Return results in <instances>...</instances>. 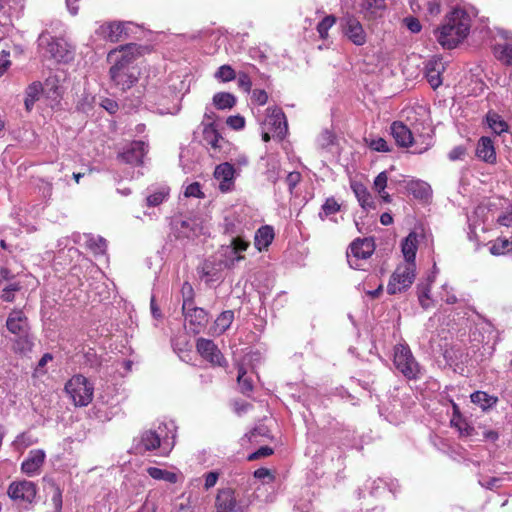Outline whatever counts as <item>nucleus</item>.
I'll return each instance as SVG.
<instances>
[{
    "instance_id": "1",
    "label": "nucleus",
    "mask_w": 512,
    "mask_h": 512,
    "mask_svg": "<svg viewBox=\"0 0 512 512\" xmlns=\"http://www.w3.org/2000/svg\"><path fill=\"white\" fill-rule=\"evenodd\" d=\"M471 18L463 9H454L448 14L441 27L435 31L438 43L445 49H453L469 34Z\"/></svg>"
},
{
    "instance_id": "2",
    "label": "nucleus",
    "mask_w": 512,
    "mask_h": 512,
    "mask_svg": "<svg viewBox=\"0 0 512 512\" xmlns=\"http://www.w3.org/2000/svg\"><path fill=\"white\" fill-rule=\"evenodd\" d=\"M167 429V424H162L158 426L157 430L144 431L139 438L135 440V450L140 454L156 449L169 450L175 436L173 434L171 436L172 441H169L166 433Z\"/></svg>"
},
{
    "instance_id": "3",
    "label": "nucleus",
    "mask_w": 512,
    "mask_h": 512,
    "mask_svg": "<svg viewBox=\"0 0 512 512\" xmlns=\"http://www.w3.org/2000/svg\"><path fill=\"white\" fill-rule=\"evenodd\" d=\"M142 55V47L135 43L121 45L112 49L107 55L110 69L138 68L135 61Z\"/></svg>"
},
{
    "instance_id": "4",
    "label": "nucleus",
    "mask_w": 512,
    "mask_h": 512,
    "mask_svg": "<svg viewBox=\"0 0 512 512\" xmlns=\"http://www.w3.org/2000/svg\"><path fill=\"white\" fill-rule=\"evenodd\" d=\"M65 391L75 406H87L93 399L94 386L83 375H74L65 385Z\"/></svg>"
},
{
    "instance_id": "5",
    "label": "nucleus",
    "mask_w": 512,
    "mask_h": 512,
    "mask_svg": "<svg viewBox=\"0 0 512 512\" xmlns=\"http://www.w3.org/2000/svg\"><path fill=\"white\" fill-rule=\"evenodd\" d=\"M391 134L396 143L401 147H413V153L422 154L432 145L430 136L422 137L424 145H418V140L413 136L410 129L402 122H393L391 125Z\"/></svg>"
},
{
    "instance_id": "6",
    "label": "nucleus",
    "mask_w": 512,
    "mask_h": 512,
    "mask_svg": "<svg viewBox=\"0 0 512 512\" xmlns=\"http://www.w3.org/2000/svg\"><path fill=\"white\" fill-rule=\"evenodd\" d=\"M38 45L58 62H69L73 59V51L68 43L63 39L53 38L46 31L39 35Z\"/></svg>"
},
{
    "instance_id": "7",
    "label": "nucleus",
    "mask_w": 512,
    "mask_h": 512,
    "mask_svg": "<svg viewBox=\"0 0 512 512\" xmlns=\"http://www.w3.org/2000/svg\"><path fill=\"white\" fill-rule=\"evenodd\" d=\"M415 276V263H403L398 265L390 277L389 283L387 285V292L393 295L408 289L413 283Z\"/></svg>"
},
{
    "instance_id": "8",
    "label": "nucleus",
    "mask_w": 512,
    "mask_h": 512,
    "mask_svg": "<svg viewBox=\"0 0 512 512\" xmlns=\"http://www.w3.org/2000/svg\"><path fill=\"white\" fill-rule=\"evenodd\" d=\"M393 362L396 369L407 379L411 380L418 377L420 368L409 347L403 345L396 346Z\"/></svg>"
},
{
    "instance_id": "9",
    "label": "nucleus",
    "mask_w": 512,
    "mask_h": 512,
    "mask_svg": "<svg viewBox=\"0 0 512 512\" xmlns=\"http://www.w3.org/2000/svg\"><path fill=\"white\" fill-rule=\"evenodd\" d=\"M375 244L372 238H357L349 246L347 261L351 268L362 269L361 261L367 260L373 254Z\"/></svg>"
},
{
    "instance_id": "10",
    "label": "nucleus",
    "mask_w": 512,
    "mask_h": 512,
    "mask_svg": "<svg viewBox=\"0 0 512 512\" xmlns=\"http://www.w3.org/2000/svg\"><path fill=\"white\" fill-rule=\"evenodd\" d=\"M343 35L354 45L363 46L367 42V34L360 21L353 15H345L340 20Z\"/></svg>"
},
{
    "instance_id": "11",
    "label": "nucleus",
    "mask_w": 512,
    "mask_h": 512,
    "mask_svg": "<svg viewBox=\"0 0 512 512\" xmlns=\"http://www.w3.org/2000/svg\"><path fill=\"white\" fill-rule=\"evenodd\" d=\"M216 512L243 511L248 504L238 499L232 488L219 489L215 497Z\"/></svg>"
},
{
    "instance_id": "12",
    "label": "nucleus",
    "mask_w": 512,
    "mask_h": 512,
    "mask_svg": "<svg viewBox=\"0 0 512 512\" xmlns=\"http://www.w3.org/2000/svg\"><path fill=\"white\" fill-rule=\"evenodd\" d=\"M109 77L113 87L125 92L132 88L139 80V68L109 69Z\"/></svg>"
},
{
    "instance_id": "13",
    "label": "nucleus",
    "mask_w": 512,
    "mask_h": 512,
    "mask_svg": "<svg viewBox=\"0 0 512 512\" xmlns=\"http://www.w3.org/2000/svg\"><path fill=\"white\" fill-rule=\"evenodd\" d=\"M7 494L14 501L31 504L36 498L37 486L28 480L14 481L8 486Z\"/></svg>"
},
{
    "instance_id": "14",
    "label": "nucleus",
    "mask_w": 512,
    "mask_h": 512,
    "mask_svg": "<svg viewBox=\"0 0 512 512\" xmlns=\"http://www.w3.org/2000/svg\"><path fill=\"white\" fill-rule=\"evenodd\" d=\"M132 22H108L102 24L96 34L104 40L115 43L128 36Z\"/></svg>"
},
{
    "instance_id": "15",
    "label": "nucleus",
    "mask_w": 512,
    "mask_h": 512,
    "mask_svg": "<svg viewBox=\"0 0 512 512\" xmlns=\"http://www.w3.org/2000/svg\"><path fill=\"white\" fill-rule=\"evenodd\" d=\"M203 142L212 157L220 158L226 140L217 131L214 123L210 122L203 127Z\"/></svg>"
},
{
    "instance_id": "16",
    "label": "nucleus",
    "mask_w": 512,
    "mask_h": 512,
    "mask_svg": "<svg viewBox=\"0 0 512 512\" xmlns=\"http://www.w3.org/2000/svg\"><path fill=\"white\" fill-rule=\"evenodd\" d=\"M185 322L193 334H199L208 324V313L199 307L191 306L183 311Z\"/></svg>"
},
{
    "instance_id": "17",
    "label": "nucleus",
    "mask_w": 512,
    "mask_h": 512,
    "mask_svg": "<svg viewBox=\"0 0 512 512\" xmlns=\"http://www.w3.org/2000/svg\"><path fill=\"white\" fill-rule=\"evenodd\" d=\"M196 349L205 360L214 365L222 366L225 363L221 351L212 340L199 338L196 342Z\"/></svg>"
},
{
    "instance_id": "18",
    "label": "nucleus",
    "mask_w": 512,
    "mask_h": 512,
    "mask_svg": "<svg viewBox=\"0 0 512 512\" xmlns=\"http://www.w3.org/2000/svg\"><path fill=\"white\" fill-rule=\"evenodd\" d=\"M148 148V143L143 140L133 141L120 154V157L128 164L140 165L143 163V158L148 152Z\"/></svg>"
},
{
    "instance_id": "19",
    "label": "nucleus",
    "mask_w": 512,
    "mask_h": 512,
    "mask_svg": "<svg viewBox=\"0 0 512 512\" xmlns=\"http://www.w3.org/2000/svg\"><path fill=\"white\" fill-rule=\"evenodd\" d=\"M46 454L42 449L29 451L27 458L21 464V471L29 477L38 475L44 464Z\"/></svg>"
},
{
    "instance_id": "20",
    "label": "nucleus",
    "mask_w": 512,
    "mask_h": 512,
    "mask_svg": "<svg viewBox=\"0 0 512 512\" xmlns=\"http://www.w3.org/2000/svg\"><path fill=\"white\" fill-rule=\"evenodd\" d=\"M6 327L15 336L26 335L30 331L28 319L22 310H13L9 313Z\"/></svg>"
},
{
    "instance_id": "21",
    "label": "nucleus",
    "mask_w": 512,
    "mask_h": 512,
    "mask_svg": "<svg viewBox=\"0 0 512 512\" xmlns=\"http://www.w3.org/2000/svg\"><path fill=\"white\" fill-rule=\"evenodd\" d=\"M445 70L444 63L440 57H432L425 64V76L433 89L442 84V73Z\"/></svg>"
},
{
    "instance_id": "22",
    "label": "nucleus",
    "mask_w": 512,
    "mask_h": 512,
    "mask_svg": "<svg viewBox=\"0 0 512 512\" xmlns=\"http://www.w3.org/2000/svg\"><path fill=\"white\" fill-rule=\"evenodd\" d=\"M235 169L232 164L225 162L219 164L214 171V177L219 181V189L222 192H227L234 184Z\"/></svg>"
},
{
    "instance_id": "23",
    "label": "nucleus",
    "mask_w": 512,
    "mask_h": 512,
    "mask_svg": "<svg viewBox=\"0 0 512 512\" xmlns=\"http://www.w3.org/2000/svg\"><path fill=\"white\" fill-rule=\"evenodd\" d=\"M476 156L487 163H494L496 161V151L490 137L483 136L478 140Z\"/></svg>"
},
{
    "instance_id": "24",
    "label": "nucleus",
    "mask_w": 512,
    "mask_h": 512,
    "mask_svg": "<svg viewBox=\"0 0 512 512\" xmlns=\"http://www.w3.org/2000/svg\"><path fill=\"white\" fill-rule=\"evenodd\" d=\"M359 7L366 18L374 19L382 16L387 5L385 0H360Z\"/></svg>"
},
{
    "instance_id": "25",
    "label": "nucleus",
    "mask_w": 512,
    "mask_h": 512,
    "mask_svg": "<svg viewBox=\"0 0 512 512\" xmlns=\"http://www.w3.org/2000/svg\"><path fill=\"white\" fill-rule=\"evenodd\" d=\"M417 248L418 236L415 232H410L401 244V250L406 261L405 263H415Z\"/></svg>"
},
{
    "instance_id": "26",
    "label": "nucleus",
    "mask_w": 512,
    "mask_h": 512,
    "mask_svg": "<svg viewBox=\"0 0 512 512\" xmlns=\"http://www.w3.org/2000/svg\"><path fill=\"white\" fill-rule=\"evenodd\" d=\"M351 189L353 190L360 206L363 209L368 210L375 208L371 194L362 183L353 182L351 184Z\"/></svg>"
},
{
    "instance_id": "27",
    "label": "nucleus",
    "mask_w": 512,
    "mask_h": 512,
    "mask_svg": "<svg viewBox=\"0 0 512 512\" xmlns=\"http://www.w3.org/2000/svg\"><path fill=\"white\" fill-rule=\"evenodd\" d=\"M274 239V230L271 226L260 227L254 238V244L259 251L266 249Z\"/></svg>"
},
{
    "instance_id": "28",
    "label": "nucleus",
    "mask_w": 512,
    "mask_h": 512,
    "mask_svg": "<svg viewBox=\"0 0 512 512\" xmlns=\"http://www.w3.org/2000/svg\"><path fill=\"white\" fill-rule=\"evenodd\" d=\"M234 312L232 310L223 311L215 320L212 327V333L216 335L223 334L232 324Z\"/></svg>"
},
{
    "instance_id": "29",
    "label": "nucleus",
    "mask_w": 512,
    "mask_h": 512,
    "mask_svg": "<svg viewBox=\"0 0 512 512\" xmlns=\"http://www.w3.org/2000/svg\"><path fill=\"white\" fill-rule=\"evenodd\" d=\"M177 238H192L197 235L196 224L192 220H181L174 223Z\"/></svg>"
},
{
    "instance_id": "30",
    "label": "nucleus",
    "mask_w": 512,
    "mask_h": 512,
    "mask_svg": "<svg viewBox=\"0 0 512 512\" xmlns=\"http://www.w3.org/2000/svg\"><path fill=\"white\" fill-rule=\"evenodd\" d=\"M471 402L478 405L482 410H487L495 406L498 402L496 396L489 395L484 391H476L470 396Z\"/></svg>"
},
{
    "instance_id": "31",
    "label": "nucleus",
    "mask_w": 512,
    "mask_h": 512,
    "mask_svg": "<svg viewBox=\"0 0 512 512\" xmlns=\"http://www.w3.org/2000/svg\"><path fill=\"white\" fill-rule=\"evenodd\" d=\"M434 279H435V276H429L427 283L419 284L417 286L419 304L424 309H428L432 305V301L430 299V290H431V284L434 282Z\"/></svg>"
},
{
    "instance_id": "32",
    "label": "nucleus",
    "mask_w": 512,
    "mask_h": 512,
    "mask_svg": "<svg viewBox=\"0 0 512 512\" xmlns=\"http://www.w3.org/2000/svg\"><path fill=\"white\" fill-rule=\"evenodd\" d=\"M486 121L488 126L492 129L494 133L497 135L506 132L508 129V124L504 121V119L496 112L489 111L486 115Z\"/></svg>"
},
{
    "instance_id": "33",
    "label": "nucleus",
    "mask_w": 512,
    "mask_h": 512,
    "mask_svg": "<svg viewBox=\"0 0 512 512\" xmlns=\"http://www.w3.org/2000/svg\"><path fill=\"white\" fill-rule=\"evenodd\" d=\"M213 104L219 110L231 109L236 104V97L228 92H219L213 96Z\"/></svg>"
},
{
    "instance_id": "34",
    "label": "nucleus",
    "mask_w": 512,
    "mask_h": 512,
    "mask_svg": "<svg viewBox=\"0 0 512 512\" xmlns=\"http://www.w3.org/2000/svg\"><path fill=\"white\" fill-rule=\"evenodd\" d=\"M270 123L276 126V134L278 137L282 138L287 132V123L285 120V115L281 111V109L275 108L270 116Z\"/></svg>"
},
{
    "instance_id": "35",
    "label": "nucleus",
    "mask_w": 512,
    "mask_h": 512,
    "mask_svg": "<svg viewBox=\"0 0 512 512\" xmlns=\"http://www.w3.org/2000/svg\"><path fill=\"white\" fill-rule=\"evenodd\" d=\"M147 473L150 477L156 480H164L169 483H176L178 480L177 475L174 472L163 470L157 467H149Z\"/></svg>"
},
{
    "instance_id": "36",
    "label": "nucleus",
    "mask_w": 512,
    "mask_h": 512,
    "mask_svg": "<svg viewBox=\"0 0 512 512\" xmlns=\"http://www.w3.org/2000/svg\"><path fill=\"white\" fill-rule=\"evenodd\" d=\"M41 91L42 87L40 83H33L28 86L24 101L27 111H30L32 109L34 103L38 100Z\"/></svg>"
},
{
    "instance_id": "37",
    "label": "nucleus",
    "mask_w": 512,
    "mask_h": 512,
    "mask_svg": "<svg viewBox=\"0 0 512 512\" xmlns=\"http://www.w3.org/2000/svg\"><path fill=\"white\" fill-rule=\"evenodd\" d=\"M169 195V188L167 187H161L154 192L150 193L146 197V205L148 207H156L163 203V201L168 197Z\"/></svg>"
},
{
    "instance_id": "38",
    "label": "nucleus",
    "mask_w": 512,
    "mask_h": 512,
    "mask_svg": "<svg viewBox=\"0 0 512 512\" xmlns=\"http://www.w3.org/2000/svg\"><path fill=\"white\" fill-rule=\"evenodd\" d=\"M409 189L416 198L426 199L431 194V187L424 181H412Z\"/></svg>"
},
{
    "instance_id": "39",
    "label": "nucleus",
    "mask_w": 512,
    "mask_h": 512,
    "mask_svg": "<svg viewBox=\"0 0 512 512\" xmlns=\"http://www.w3.org/2000/svg\"><path fill=\"white\" fill-rule=\"evenodd\" d=\"M496 57L506 65H512V45L498 44L494 47Z\"/></svg>"
},
{
    "instance_id": "40",
    "label": "nucleus",
    "mask_w": 512,
    "mask_h": 512,
    "mask_svg": "<svg viewBox=\"0 0 512 512\" xmlns=\"http://www.w3.org/2000/svg\"><path fill=\"white\" fill-rule=\"evenodd\" d=\"M181 295L183 298L182 310L186 311L194 304V289L188 281L182 284Z\"/></svg>"
},
{
    "instance_id": "41",
    "label": "nucleus",
    "mask_w": 512,
    "mask_h": 512,
    "mask_svg": "<svg viewBox=\"0 0 512 512\" xmlns=\"http://www.w3.org/2000/svg\"><path fill=\"white\" fill-rule=\"evenodd\" d=\"M87 246L95 254H104L107 249V241L101 236H90L87 240Z\"/></svg>"
},
{
    "instance_id": "42",
    "label": "nucleus",
    "mask_w": 512,
    "mask_h": 512,
    "mask_svg": "<svg viewBox=\"0 0 512 512\" xmlns=\"http://www.w3.org/2000/svg\"><path fill=\"white\" fill-rule=\"evenodd\" d=\"M16 337L17 339L14 342L15 351L20 353H26L28 351H31L33 347V341L29 333H27L26 335H18Z\"/></svg>"
},
{
    "instance_id": "43",
    "label": "nucleus",
    "mask_w": 512,
    "mask_h": 512,
    "mask_svg": "<svg viewBox=\"0 0 512 512\" xmlns=\"http://www.w3.org/2000/svg\"><path fill=\"white\" fill-rule=\"evenodd\" d=\"M336 18L333 15L326 16L317 25V31L321 39L328 37L329 29L335 24Z\"/></svg>"
},
{
    "instance_id": "44",
    "label": "nucleus",
    "mask_w": 512,
    "mask_h": 512,
    "mask_svg": "<svg viewBox=\"0 0 512 512\" xmlns=\"http://www.w3.org/2000/svg\"><path fill=\"white\" fill-rule=\"evenodd\" d=\"M340 210V205L334 198L326 199L322 205V211L319 213V217L323 220L324 217L333 215Z\"/></svg>"
},
{
    "instance_id": "45",
    "label": "nucleus",
    "mask_w": 512,
    "mask_h": 512,
    "mask_svg": "<svg viewBox=\"0 0 512 512\" xmlns=\"http://www.w3.org/2000/svg\"><path fill=\"white\" fill-rule=\"evenodd\" d=\"M215 77L222 82H228L236 79V72L230 65H222L215 73Z\"/></svg>"
},
{
    "instance_id": "46",
    "label": "nucleus",
    "mask_w": 512,
    "mask_h": 512,
    "mask_svg": "<svg viewBox=\"0 0 512 512\" xmlns=\"http://www.w3.org/2000/svg\"><path fill=\"white\" fill-rule=\"evenodd\" d=\"M237 381L243 394H249L252 392V381L249 377L246 376V372L242 368L238 371Z\"/></svg>"
},
{
    "instance_id": "47",
    "label": "nucleus",
    "mask_w": 512,
    "mask_h": 512,
    "mask_svg": "<svg viewBox=\"0 0 512 512\" xmlns=\"http://www.w3.org/2000/svg\"><path fill=\"white\" fill-rule=\"evenodd\" d=\"M511 241L505 238H498L493 242L490 247V252L493 255H502L508 250Z\"/></svg>"
},
{
    "instance_id": "48",
    "label": "nucleus",
    "mask_w": 512,
    "mask_h": 512,
    "mask_svg": "<svg viewBox=\"0 0 512 512\" xmlns=\"http://www.w3.org/2000/svg\"><path fill=\"white\" fill-rule=\"evenodd\" d=\"M431 16H437L441 12V0H420Z\"/></svg>"
},
{
    "instance_id": "49",
    "label": "nucleus",
    "mask_w": 512,
    "mask_h": 512,
    "mask_svg": "<svg viewBox=\"0 0 512 512\" xmlns=\"http://www.w3.org/2000/svg\"><path fill=\"white\" fill-rule=\"evenodd\" d=\"M237 77V85L238 87L243 90L244 92H250L252 87V81L247 73L245 72H239Z\"/></svg>"
},
{
    "instance_id": "50",
    "label": "nucleus",
    "mask_w": 512,
    "mask_h": 512,
    "mask_svg": "<svg viewBox=\"0 0 512 512\" xmlns=\"http://www.w3.org/2000/svg\"><path fill=\"white\" fill-rule=\"evenodd\" d=\"M231 246V253L237 255L240 252L245 251L248 248L249 243L241 237H234L231 241Z\"/></svg>"
},
{
    "instance_id": "51",
    "label": "nucleus",
    "mask_w": 512,
    "mask_h": 512,
    "mask_svg": "<svg viewBox=\"0 0 512 512\" xmlns=\"http://www.w3.org/2000/svg\"><path fill=\"white\" fill-rule=\"evenodd\" d=\"M186 197H196V198H203L204 194L201 191V185L198 182H193L189 184L184 192Z\"/></svg>"
},
{
    "instance_id": "52",
    "label": "nucleus",
    "mask_w": 512,
    "mask_h": 512,
    "mask_svg": "<svg viewBox=\"0 0 512 512\" xmlns=\"http://www.w3.org/2000/svg\"><path fill=\"white\" fill-rule=\"evenodd\" d=\"M226 123L234 130H241L245 126V119L241 115H233L227 118Z\"/></svg>"
},
{
    "instance_id": "53",
    "label": "nucleus",
    "mask_w": 512,
    "mask_h": 512,
    "mask_svg": "<svg viewBox=\"0 0 512 512\" xmlns=\"http://www.w3.org/2000/svg\"><path fill=\"white\" fill-rule=\"evenodd\" d=\"M388 176L387 172L383 171L377 175V177L374 180V189L381 194L383 190H385L387 186Z\"/></svg>"
},
{
    "instance_id": "54",
    "label": "nucleus",
    "mask_w": 512,
    "mask_h": 512,
    "mask_svg": "<svg viewBox=\"0 0 512 512\" xmlns=\"http://www.w3.org/2000/svg\"><path fill=\"white\" fill-rule=\"evenodd\" d=\"M369 147L377 152H389L390 148L388 143L383 138H377L371 140Z\"/></svg>"
},
{
    "instance_id": "55",
    "label": "nucleus",
    "mask_w": 512,
    "mask_h": 512,
    "mask_svg": "<svg viewBox=\"0 0 512 512\" xmlns=\"http://www.w3.org/2000/svg\"><path fill=\"white\" fill-rule=\"evenodd\" d=\"M301 178V174L297 171L288 173L286 176V183L291 193L293 192V189L299 184Z\"/></svg>"
},
{
    "instance_id": "56",
    "label": "nucleus",
    "mask_w": 512,
    "mask_h": 512,
    "mask_svg": "<svg viewBox=\"0 0 512 512\" xmlns=\"http://www.w3.org/2000/svg\"><path fill=\"white\" fill-rule=\"evenodd\" d=\"M220 474L216 471H210L204 475L205 483L204 488L205 490H209L212 487H214L219 479Z\"/></svg>"
},
{
    "instance_id": "57",
    "label": "nucleus",
    "mask_w": 512,
    "mask_h": 512,
    "mask_svg": "<svg viewBox=\"0 0 512 512\" xmlns=\"http://www.w3.org/2000/svg\"><path fill=\"white\" fill-rule=\"evenodd\" d=\"M466 155V148L464 146H456L454 147L448 154V158L451 161L462 160Z\"/></svg>"
},
{
    "instance_id": "58",
    "label": "nucleus",
    "mask_w": 512,
    "mask_h": 512,
    "mask_svg": "<svg viewBox=\"0 0 512 512\" xmlns=\"http://www.w3.org/2000/svg\"><path fill=\"white\" fill-rule=\"evenodd\" d=\"M10 53L2 50L0 51V76L4 74V72L8 69L11 64L10 61Z\"/></svg>"
},
{
    "instance_id": "59",
    "label": "nucleus",
    "mask_w": 512,
    "mask_h": 512,
    "mask_svg": "<svg viewBox=\"0 0 512 512\" xmlns=\"http://www.w3.org/2000/svg\"><path fill=\"white\" fill-rule=\"evenodd\" d=\"M454 425L458 427L460 435H462V436H473L474 435L475 429L468 423L460 420V423H454Z\"/></svg>"
},
{
    "instance_id": "60",
    "label": "nucleus",
    "mask_w": 512,
    "mask_h": 512,
    "mask_svg": "<svg viewBox=\"0 0 512 512\" xmlns=\"http://www.w3.org/2000/svg\"><path fill=\"white\" fill-rule=\"evenodd\" d=\"M38 190L44 199H50L52 196V184L47 181H41V183L38 185Z\"/></svg>"
},
{
    "instance_id": "61",
    "label": "nucleus",
    "mask_w": 512,
    "mask_h": 512,
    "mask_svg": "<svg viewBox=\"0 0 512 512\" xmlns=\"http://www.w3.org/2000/svg\"><path fill=\"white\" fill-rule=\"evenodd\" d=\"M252 99L257 104L264 105V104H266V102L268 100V95H267V93L264 90L256 89V90L253 91Z\"/></svg>"
},
{
    "instance_id": "62",
    "label": "nucleus",
    "mask_w": 512,
    "mask_h": 512,
    "mask_svg": "<svg viewBox=\"0 0 512 512\" xmlns=\"http://www.w3.org/2000/svg\"><path fill=\"white\" fill-rule=\"evenodd\" d=\"M272 453H273V450L270 447L263 446V447H260L256 452L251 454L248 459L249 460H254V459L261 458V457L269 456Z\"/></svg>"
},
{
    "instance_id": "63",
    "label": "nucleus",
    "mask_w": 512,
    "mask_h": 512,
    "mask_svg": "<svg viewBox=\"0 0 512 512\" xmlns=\"http://www.w3.org/2000/svg\"><path fill=\"white\" fill-rule=\"evenodd\" d=\"M405 22H406L407 28L411 32H413V33L420 32L421 24H420V22L416 18H413V17L406 18Z\"/></svg>"
},
{
    "instance_id": "64",
    "label": "nucleus",
    "mask_w": 512,
    "mask_h": 512,
    "mask_svg": "<svg viewBox=\"0 0 512 512\" xmlns=\"http://www.w3.org/2000/svg\"><path fill=\"white\" fill-rule=\"evenodd\" d=\"M174 512H193V507L189 499L175 505Z\"/></svg>"
}]
</instances>
